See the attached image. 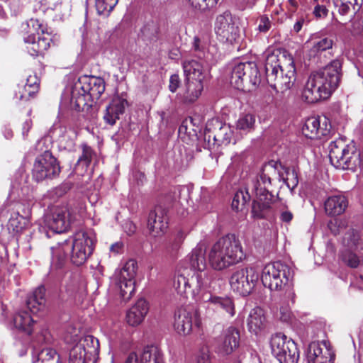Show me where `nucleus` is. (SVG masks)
Instances as JSON below:
<instances>
[{
  "instance_id": "f257e3e1",
  "label": "nucleus",
  "mask_w": 363,
  "mask_h": 363,
  "mask_svg": "<svg viewBox=\"0 0 363 363\" xmlns=\"http://www.w3.org/2000/svg\"><path fill=\"white\" fill-rule=\"evenodd\" d=\"M342 66V60L336 59L323 68L311 72L302 91L303 100L314 104L328 99L339 86Z\"/></svg>"
},
{
  "instance_id": "f03ea898",
  "label": "nucleus",
  "mask_w": 363,
  "mask_h": 363,
  "mask_svg": "<svg viewBox=\"0 0 363 363\" xmlns=\"http://www.w3.org/2000/svg\"><path fill=\"white\" fill-rule=\"evenodd\" d=\"M266 79L277 92L284 93L294 84L296 70L291 55L285 50H275L266 57Z\"/></svg>"
},
{
  "instance_id": "7ed1b4c3",
  "label": "nucleus",
  "mask_w": 363,
  "mask_h": 363,
  "mask_svg": "<svg viewBox=\"0 0 363 363\" xmlns=\"http://www.w3.org/2000/svg\"><path fill=\"white\" fill-rule=\"evenodd\" d=\"M277 163L273 160L264 164L256 179L253 182L252 191L256 199L252 204L251 214L254 219H269L272 215V203L274 196L272 193L273 181L279 179Z\"/></svg>"
},
{
  "instance_id": "20e7f679",
  "label": "nucleus",
  "mask_w": 363,
  "mask_h": 363,
  "mask_svg": "<svg viewBox=\"0 0 363 363\" xmlns=\"http://www.w3.org/2000/svg\"><path fill=\"white\" fill-rule=\"evenodd\" d=\"M245 257L238 237L228 234L216 241L208 254L209 264L217 271H222L242 262Z\"/></svg>"
},
{
  "instance_id": "39448f33",
  "label": "nucleus",
  "mask_w": 363,
  "mask_h": 363,
  "mask_svg": "<svg viewBox=\"0 0 363 363\" xmlns=\"http://www.w3.org/2000/svg\"><path fill=\"white\" fill-rule=\"evenodd\" d=\"M106 83L103 78L84 75L80 77L72 91L71 101L77 111H88L95 106L104 94Z\"/></svg>"
},
{
  "instance_id": "423d86ee",
  "label": "nucleus",
  "mask_w": 363,
  "mask_h": 363,
  "mask_svg": "<svg viewBox=\"0 0 363 363\" xmlns=\"http://www.w3.org/2000/svg\"><path fill=\"white\" fill-rule=\"evenodd\" d=\"M290 277L291 268L280 261L267 264L261 276L263 285L271 291L284 290L282 301L288 307L295 303L296 298L294 287L289 284Z\"/></svg>"
},
{
  "instance_id": "0eeeda50",
  "label": "nucleus",
  "mask_w": 363,
  "mask_h": 363,
  "mask_svg": "<svg viewBox=\"0 0 363 363\" xmlns=\"http://www.w3.org/2000/svg\"><path fill=\"white\" fill-rule=\"evenodd\" d=\"M330 163L340 169L354 171L360 164V153L353 144H347L343 138L332 141L329 145Z\"/></svg>"
},
{
  "instance_id": "6e6552de",
  "label": "nucleus",
  "mask_w": 363,
  "mask_h": 363,
  "mask_svg": "<svg viewBox=\"0 0 363 363\" xmlns=\"http://www.w3.org/2000/svg\"><path fill=\"white\" fill-rule=\"evenodd\" d=\"M260 81V74L255 62H240L232 70L230 84L238 90L252 91Z\"/></svg>"
},
{
  "instance_id": "1a4fd4ad",
  "label": "nucleus",
  "mask_w": 363,
  "mask_h": 363,
  "mask_svg": "<svg viewBox=\"0 0 363 363\" xmlns=\"http://www.w3.org/2000/svg\"><path fill=\"white\" fill-rule=\"evenodd\" d=\"M64 241L70 261L76 266L84 264L93 252L94 242L86 232L79 231Z\"/></svg>"
},
{
  "instance_id": "9d476101",
  "label": "nucleus",
  "mask_w": 363,
  "mask_h": 363,
  "mask_svg": "<svg viewBox=\"0 0 363 363\" xmlns=\"http://www.w3.org/2000/svg\"><path fill=\"white\" fill-rule=\"evenodd\" d=\"M272 352L280 363H298L299 350L296 343L284 334L276 333L270 341Z\"/></svg>"
},
{
  "instance_id": "9b49d317",
  "label": "nucleus",
  "mask_w": 363,
  "mask_h": 363,
  "mask_svg": "<svg viewBox=\"0 0 363 363\" xmlns=\"http://www.w3.org/2000/svg\"><path fill=\"white\" fill-rule=\"evenodd\" d=\"M60 172L61 167L57 159L50 151L46 150L36 157L32 174L33 179L39 182L55 179Z\"/></svg>"
},
{
  "instance_id": "f8f14e48",
  "label": "nucleus",
  "mask_w": 363,
  "mask_h": 363,
  "mask_svg": "<svg viewBox=\"0 0 363 363\" xmlns=\"http://www.w3.org/2000/svg\"><path fill=\"white\" fill-rule=\"evenodd\" d=\"M214 30L217 38L223 43L233 45L238 43L241 39L240 29L229 11L216 17Z\"/></svg>"
},
{
  "instance_id": "ddd939ff",
  "label": "nucleus",
  "mask_w": 363,
  "mask_h": 363,
  "mask_svg": "<svg viewBox=\"0 0 363 363\" xmlns=\"http://www.w3.org/2000/svg\"><path fill=\"white\" fill-rule=\"evenodd\" d=\"M99 340L92 335H86L70 350L69 363H89L99 353Z\"/></svg>"
},
{
  "instance_id": "4468645a",
  "label": "nucleus",
  "mask_w": 363,
  "mask_h": 363,
  "mask_svg": "<svg viewBox=\"0 0 363 363\" xmlns=\"http://www.w3.org/2000/svg\"><path fill=\"white\" fill-rule=\"evenodd\" d=\"M259 277V273L255 268H241L233 273L230 278V285L233 291L246 296L251 293Z\"/></svg>"
},
{
  "instance_id": "2eb2a0df",
  "label": "nucleus",
  "mask_w": 363,
  "mask_h": 363,
  "mask_svg": "<svg viewBox=\"0 0 363 363\" xmlns=\"http://www.w3.org/2000/svg\"><path fill=\"white\" fill-rule=\"evenodd\" d=\"M233 130L229 125L218 119H212L207 122L204 130V138L208 143L213 141L214 146L228 145L232 140Z\"/></svg>"
},
{
  "instance_id": "dca6fc26",
  "label": "nucleus",
  "mask_w": 363,
  "mask_h": 363,
  "mask_svg": "<svg viewBox=\"0 0 363 363\" xmlns=\"http://www.w3.org/2000/svg\"><path fill=\"white\" fill-rule=\"evenodd\" d=\"M198 312L191 306H182L174 311L173 327L181 335H188L192 331L193 323L199 325Z\"/></svg>"
},
{
  "instance_id": "f3484780",
  "label": "nucleus",
  "mask_w": 363,
  "mask_h": 363,
  "mask_svg": "<svg viewBox=\"0 0 363 363\" xmlns=\"http://www.w3.org/2000/svg\"><path fill=\"white\" fill-rule=\"evenodd\" d=\"M332 132L331 123L326 116L308 118L302 128L303 134L311 140H319L329 136Z\"/></svg>"
},
{
  "instance_id": "a211bd4d",
  "label": "nucleus",
  "mask_w": 363,
  "mask_h": 363,
  "mask_svg": "<svg viewBox=\"0 0 363 363\" xmlns=\"http://www.w3.org/2000/svg\"><path fill=\"white\" fill-rule=\"evenodd\" d=\"M135 266L136 263L134 262H127L116 278V284L120 291L122 299L125 301H128L135 291Z\"/></svg>"
},
{
  "instance_id": "6ab92c4d",
  "label": "nucleus",
  "mask_w": 363,
  "mask_h": 363,
  "mask_svg": "<svg viewBox=\"0 0 363 363\" xmlns=\"http://www.w3.org/2000/svg\"><path fill=\"white\" fill-rule=\"evenodd\" d=\"M147 226L151 236L163 235L168 228L167 210L161 205L155 206L149 213Z\"/></svg>"
},
{
  "instance_id": "aec40b11",
  "label": "nucleus",
  "mask_w": 363,
  "mask_h": 363,
  "mask_svg": "<svg viewBox=\"0 0 363 363\" xmlns=\"http://www.w3.org/2000/svg\"><path fill=\"white\" fill-rule=\"evenodd\" d=\"M69 213L66 208L54 207L51 213L46 216V225L51 230L56 233H64L69 227Z\"/></svg>"
},
{
  "instance_id": "412c9836",
  "label": "nucleus",
  "mask_w": 363,
  "mask_h": 363,
  "mask_svg": "<svg viewBox=\"0 0 363 363\" xmlns=\"http://www.w3.org/2000/svg\"><path fill=\"white\" fill-rule=\"evenodd\" d=\"M205 300L206 313L211 315L213 313L225 312L230 317L235 314V308L233 300L228 296H218L208 294Z\"/></svg>"
},
{
  "instance_id": "4be33fe9",
  "label": "nucleus",
  "mask_w": 363,
  "mask_h": 363,
  "mask_svg": "<svg viewBox=\"0 0 363 363\" xmlns=\"http://www.w3.org/2000/svg\"><path fill=\"white\" fill-rule=\"evenodd\" d=\"M23 40L29 45L27 47L28 51L33 57L43 55L45 51L49 49L50 43L52 42L51 33H48V30L38 35L37 40L34 33L25 36Z\"/></svg>"
},
{
  "instance_id": "5701e85b",
  "label": "nucleus",
  "mask_w": 363,
  "mask_h": 363,
  "mask_svg": "<svg viewBox=\"0 0 363 363\" xmlns=\"http://www.w3.org/2000/svg\"><path fill=\"white\" fill-rule=\"evenodd\" d=\"M335 357L325 343L321 345L318 342H312L308 346V363H333Z\"/></svg>"
},
{
  "instance_id": "b1692460",
  "label": "nucleus",
  "mask_w": 363,
  "mask_h": 363,
  "mask_svg": "<svg viewBox=\"0 0 363 363\" xmlns=\"http://www.w3.org/2000/svg\"><path fill=\"white\" fill-rule=\"evenodd\" d=\"M240 330L235 327H228L224 332L223 339L216 349V352L222 356L230 354L240 345Z\"/></svg>"
},
{
  "instance_id": "393cba45",
  "label": "nucleus",
  "mask_w": 363,
  "mask_h": 363,
  "mask_svg": "<svg viewBox=\"0 0 363 363\" xmlns=\"http://www.w3.org/2000/svg\"><path fill=\"white\" fill-rule=\"evenodd\" d=\"M128 103L125 99L117 96L112 99L106 106L103 119L106 124L113 126L119 120L121 115L125 112V108Z\"/></svg>"
},
{
  "instance_id": "a878e982",
  "label": "nucleus",
  "mask_w": 363,
  "mask_h": 363,
  "mask_svg": "<svg viewBox=\"0 0 363 363\" xmlns=\"http://www.w3.org/2000/svg\"><path fill=\"white\" fill-rule=\"evenodd\" d=\"M182 68L186 79L203 82L208 71L201 61L188 59L182 62Z\"/></svg>"
},
{
  "instance_id": "bb28decb",
  "label": "nucleus",
  "mask_w": 363,
  "mask_h": 363,
  "mask_svg": "<svg viewBox=\"0 0 363 363\" xmlns=\"http://www.w3.org/2000/svg\"><path fill=\"white\" fill-rule=\"evenodd\" d=\"M349 201L343 194L328 196L324 202L325 213L330 216H337L345 213L348 207Z\"/></svg>"
},
{
  "instance_id": "cd10ccee",
  "label": "nucleus",
  "mask_w": 363,
  "mask_h": 363,
  "mask_svg": "<svg viewBox=\"0 0 363 363\" xmlns=\"http://www.w3.org/2000/svg\"><path fill=\"white\" fill-rule=\"evenodd\" d=\"M149 311V305L144 298H140L127 312V323L131 326L140 325Z\"/></svg>"
},
{
  "instance_id": "c85d7f7f",
  "label": "nucleus",
  "mask_w": 363,
  "mask_h": 363,
  "mask_svg": "<svg viewBox=\"0 0 363 363\" xmlns=\"http://www.w3.org/2000/svg\"><path fill=\"white\" fill-rule=\"evenodd\" d=\"M45 293V286L40 285L28 296L26 306L32 313H37L45 308L46 303Z\"/></svg>"
},
{
  "instance_id": "c756f323",
  "label": "nucleus",
  "mask_w": 363,
  "mask_h": 363,
  "mask_svg": "<svg viewBox=\"0 0 363 363\" xmlns=\"http://www.w3.org/2000/svg\"><path fill=\"white\" fill-rule=\"evenodd\" d=\"M247 322L249 331L257 334L265 327L266 317L264 310L260 307L252 309Z\"/></svg>"
},
{
  "instance_id": "7c9ffc66",
  "label": "nucleus",
  "mask_w": 363,
  "mask_h": 363,
  "mask_svg": "<svg viewBox=\"0 0 363 363\" xmlns=\"http://www.w3.org/2000/svg\"><path fill=\"white\" fill-rule=\"evenodd\" d=\"M185 238L186 234L182 230L172 234L165 244L164 253L171 257H176Z\"/></svg>"
},
{
  "instance_id": "2f4dec72",
  "label": "nucleus",
  "mask_w": 363,
  "mask_h": 363,
  "mask_svg": "<svg viewBox=\"0 0 363 363\" xmlns=\"http://www.w3.org/2000/svg\"><path fill=\"white\" fill-rule=\"evenodd\" d=\"M186 89L183 94V101L191 104L201 96L203 89V82L185 79Z\"/></svg>"
},
{
  "instance_id": "473e14b6",
  "label": "nucleus",
  "mask_w": 363,
  "mask_h": 363,
  "mask_svg": "<svg viewBox=\"0 0 363 363\" xmlns=\"http://www.w3.org/2000/svg\"><path fill=\"white\" fill-rule=\"evenodd\" d=\"M13 320L16 328L28 335L32 333L34 320L28 312L19 311L14 315Z\"/></svg>"
},
{
  "instance_id": "72a5a7b5",
  "label": "nucleus",
  "mask_w": 363,
  "mask_h": 363,
  "mask_svg": "<svg viewBox=\"0 0 363 363\" xmlns=\"http://www.w3.org/2000/svg\"><path fill=\"white\" fill-rule=\"evenodd\" d=\"M174 287L177 294L184 298L194 297V293L191 279L183 274L177 276L174 281Z\"/></svg>"
},
{
  "instance_id": "f704fd0d",
  "label": "nucleus",
  "mask_w": 363,
  "mask_h": 363,
  "mask_svg": "<svg viewBox=\"0 0 363 363\" xmlns=\"http://www.w3.org/2000/svg\"><path fill=\"white\" fill-rule=\"evenodd\" d=\"M52 253V266L58 269L65 267L67 256L69 255L68 251L65 250V241L58 242L57 245L51 248Z\"/></svg>"
},
{
  "instance_id": "c9c22d12",
  "label": "nucleus",
  "mask_w": 363,
  "mask_h": 363,
  "mask_svg": "<svg viewBox=\"0 0 363 363\" xmlns=\"http://www.w3.org/2000/svg\"><path fill=\"white\" fill-rule=\"evenodd\" d=\"M140 363H164L161 350L156 345H147L140 357Z\"/></svg>"
},
{
  "instance_id": "e433bc0d",
  "label": "nucleus",
  "mask_w": 363,
  "mask_h": 363,
  "mask_svg": "<svg viewBox=\"0 0 363 363\" xmlns=\"http://www.w3.org/2000/svg\"><path fill=\"white\" fill-rule=\"evenodd\" d=\"M189 262L192 268L203 272L206 268V250L201 247L194 248L190 255Z\"/></svg>"
},
{
  "instance_id": "4c0bfd02",
  "label": "nucleus",
  "mask_w": 363,
  "mask_h": 363,
  "mask_svg": "<svg viewBox=\"0 0 363 363\" xmlns=\"http://www.w3.org/2000/svg\"><path fill=\"white\" fill-rule=\"evenodd\" d=\"M13 103L18 105L19 103H26L30 101V99H33L37 94L29 93L28 86L26 84H17L13 90Z\"/></svg>"
},
{
  "instance_id": "58836bf2",
  "label": "nucleus",
  "mask_w": 363,
  "mask_h": 363,
  "mask_svg": "<svg viewBox=\"0 0 363 363\" xmlns=\"http://www.w3.org/2000/svg\"><path fill=\"white\" fill-rule=\"evenodd\" d=\"M273 162L277 163V170H279L278 169L279 167H281L284 170L286 177H283V179H284L285 184H286V186H288V188H289L291 190L295 189L298 184V174H297L296 169L294 168L282 167V165L280 162H274V161H273ZM278 172H279V171H278ZM279 173H280V172H279ZM279 175H280V177H279V179H278L279 181L280 180L281 177H283L282 175H281V174H279ZM277 179H275V181ZM273 182H274V180Z\"/></svg>"
},
{
  "instance_id": "ea45409f",
  "label": "nucleus",
  "mask_w": 363,
  "mask_h": 363,
  "mask_svg": "<svg viewBox=\"0 0 363 363\" xmlns=\"http://www.w3.org/2000/svg\"><path fill=\"white\" fill-rule=\"evenodd\" d=\"M82 155L77 161L75 168L77 169L82 166V169L86 170L91 163L92 158L95 152L94 150L87 144L82 145Z\"/></svg>"
},
{
  "instance_id": "a19ab883",
  "label": "nucleus",
  "mask_w": 363,
  "mask_h": 363,
  "mask_svg": "<svg viewBox=\"0 0 363 363\" xmlns=\"http://www.w3.org/2000/svg\"><path fill=\"white\" fill-rule=\"evenodd\" d=\"M38 361L42 363H62L57 351L51 347H43L37 352Z\"/></svg>"
},
{
  "instance_id": "79ce46f5",
  "label": "nucleus",
  "mask_w": 363,
  "mask_h": 363,
  "mask_svg": "<svg viewBox=\"0 0 363 363\" xmlns=\"http://www.w3.org/2000/svg\"><path fill=\"white\" fill-rule=\"evenodd\" d=\"M119 0H95V7L99 15L108 16Z\"/></svg>"
},
{
  "instance_id": "37998d69",
  "label": "nucleus",
  "mask_w": 363,
  "mask_h": 363,
  "mask_svg": "<svg viewBox=\"0 0 363 363\" xmlns=\"http://www.w3.org/2000/svg\"><path fill=\"white\" fill-rule=\"evenodd\" d=\"M334 44L333 39L331 37L320 38L313 42L311 52L318 53L330 50Z\"/></svg>"
},
{
  "instance_id": "c03bdc74",
  "label": "nucleus",
  "mask_w": 363,
  "mask_h": 363,
  "mask_svg": "<svg viewBox=\"0 0 363 363\" xmlns=\"http://www.w3.org/2000/svg\"><path fill=\"white\" fill-rule=\"evenodd\" d=\"M340 258H341V260L347 267L352 268V269L357 268L359 266L361 261H362L360 257L357 254H355L354 252H353L349 250H346L343 251L341 253Z\"/></svg>"
},
{
  "instance_id": "a18cd8bd",
  "label": "nucleus",
  "mask_w": 363,
  "mask_h": 363,
  "mask_svg": "<svg viewBox=\"0 0 363 363\" xmlns=\"http://www.w3.org/2000/svg\"><path fill=\"white\" fill-rule=\"evenodd\" d=\"M255 117L252 114H245L237 121V128L240 130L250 131L254 128Z\"/></svg>"
},
{
  "instance_id": "49530a36",
  "label": "nucleus",
  "mask_w": 363,
  "mask_h": 363,
  "mask_svg": "<svg viewBox=\"0 0 363 363\" xmlns=\"http://www.w3.org/2000/svg\"><path fill=\"white\" fill-rule=\"evenodd\" d=\"M347 227V221L345 219L333 218L328 223V228L333 235H339Z\"/></svg>"
},
{
  "instance_id": "de8ad7c7",
  "label": "nucleus",
  "mask_w": 363,
  "mask_h": 363,
  "mask_svg": "<svg viewBox=\"0 0 363 363\" xmlns=\"http://www.w3.org/2000/svg\"><path fill=\"white\" fill-rule=\"evenodd\" d=\"M188 1L195 10L205 11L214 7L218 0H188Z\"/></svg>"
},
{
  "instance_id": "09e8293b",
  "label": "nucleus",
  "mask_w": 363,
  "mask_h": 363,
  "mask_svg": "<svg viewBox=\"0 0 363 363\" xmlns=\"http://www.w3.org/2000/svg\"><path fill=\"white\" fill-rule=\"evenodd\" d=\"M250 195L247 191L245 192V194H244V192L242 191H238L232 201V208L235 211H239L240 209V200L242 201L241 203V207L244 206L247 202H248L250 200Z\"/></svg>"
},
{
  "instance_id": "8fccbe9b",
  "label": "nucleus",
  "mask_w": 363,
  "mask_h": 363,
  "mask_svg": "<svg viewBox=\"0 0 363 363\" xmlns=\"http://www.w3.org/2000/svg\"><path fill=\"white\" fill-rule=\"evenodd\" d=\"M205 279L206 274H202L201 272H197L191 277L194 296L198 294L201 289L206 284Z\"/></svg>"
},
{
  "instance_id": "3c124183",
  "label": "nucleus",
  "mask_w": 363,
  "mask_h": 363,
  "mask_svg": "<svg viewBox=\"0 0 363 363\" xmlns=\"http://www.w3.org/2000/svg\"><path fill=\"white\" fill-rule=\"evenodd\" d=\"M27 26L28 28L32 27L33 30L37 33V35H40L41 33L47 31V24L44 23L43 20L39 18H31L27 22Z\"/></svg>"
},
{
  "instance_id": "603ef678",
  "label": "nucleus",
  "mask_w": 363,
  "mask_h": 363,
  "mask_svg": "<svg viewBox=\"0 0 363 363\" xmlns=\"http://www.w3.org/2000/svg\"><path fill=\"white\" fill-rule=\"evenodd\" d=\"M40 78L36 74H33L27 77L25 84L28 86L30 94H38L40 89Z\"/></svg>"
},
{
  "instance_id": "864d4df0",
  "label": "nucleus",
  "mask_w": 363,
  "mask_h": 363,
  "mask_svg": "<svg viewBox=\"0 0 363 363\" xmlns=\"http://www.w3.org/2000/svg\"><path fill=\"white\" fill-rule=\"evenodd\" d=\"M257 29L260 33H266L272 26V21L266 14L261 15L257 19Z\"/></svg>"
},
{
  "instance_id": "5fc2aeb1",
  "label": "nucleus",
  "mask_w": 363,
  "mask_h": 363,
  "mask_svg": "<svg viewBox=\"0 0 363 363\" xmlns=\"http://www.w3.org/2000/svg\"><path fill=\"white\" fill-rule=\"evenodd\" d=\"M340 4L336 5L337 7V11L340 15L344 16H349L350 18L354 16V15L359 11H354L353 6H350V4H347V3L340 1Z\"/></svg>"
},
{
  "instance_id": "6e6d98bb",
  "label": "nucleus",
  "mask_w": 363,
  "mask_h": 363,
  "mask_svg": "<svg viewBox=\"0 0 363 363\" xmlns=\"http://www.w3.org/2000/svg\"><path fill=\"white\" fill-rule=\"evenodd\" d=\"M196 363H211V355L208 347H202L196 355Z\"/></svg>"
},
{
  "instance_id": "4d7b16f0",
  "label": "nucleus",
  "mask_w": 363,
  "mask_h": 363,
  "mask_svg": "<svg viewBox=\"0 0 363 363\" xmlns=\"http://www.w3.org/2000/svg\"><path fill=\"white\" fill-rule=\"evenodd\" d=\"M6 3L13 16H17L22 10L23 4L21 0H6Z\"/></svg>"
},
{
  "instance_id": "13d9d810",
  "label": "nucleus",
  "mask_w": 363,
  "mask_h": 363,
  "mask_svg": "<svg viewBox=\"0 0 363 363\" xmlns=\"http://www.w3.org/2000/svg\"><path fill=\"white\" fill-rule=\"evenodd\" d=\"M313 14L316 18H323L328 16V9L325 6L318 4L314 6Z\"/></svg>"
},
{
  "instance_id": "bf43d9fd",
  "label": "nucleus",
  "mask_w": 363,
  "mask_h": 363,
  "mask_svg": "<svg viewBox=\"0 0 363 363\" xmlns=\"http://www.w3.org/2000/svg\"><path fill=\"white\" fill-rule=\"evenodd\" d=\"M180 84H181V80H180L179 74H172L169 78V91L172 93L176 92L177 89L179 87Z\"/></svg>"
},
{
  "instance_id": "052dcab7",
  "label": "nucleus",
  "mask_w": 363,
  "mask_h": 363,
  "mask_svg": "<svg viewBox=\"0 0 363 363\" xmlns=\"http://www.w3.org/2000/svg\"><path fill=\"white\" fill-rule=\"evenodd\" d=\"M306 0H288L289 4V11L291 13H294L298 11L299 6L302 5Z\"/></svg>"
},
{
  "instance_id": "680f3d73",
  "label": "nucleus",
  "mask_w": 363,
  "mask_h": 363,
  "mask_svg": "<svg viewBox=\"0 0 363 363\" xmlns=\"http://www.w3.org/2000/svg\"><path fill=\"white\" fill-rule=\"evenodd\" d=\"M280 319L284 322H288L291 317V312L288 307L281 306L280 308Z\"/></svg>"
},
{
  "instance_id": "e2e57ef3",
  "label": "nucleus",
  "mask_w": 363,
  "mask_h": 363,
  "mask_svg": "<svg viewBox=\"0 0 363 363\" xmlns=\"http://www.w3.org/2000/svg\"><path fill=\"white\" fill-rule=\"evenodd\" d=\"M33 121L30 118L26 119L22 124V135L26 138L29 130L32 128Z\"/></svg>"
},
{
  "instance_id": "0e129e2a",
  "label": "nucleus",
  "mask_w": 363,
  "mask_h": 363,
  "mask_svg": "<svg viewBox=\"0 0 363 363\" xmlns=\"http://www.w3.org/2000/svg\"><path fill=\"white\" fill-rule=\"evenodd\" d=\"M306 18L303 15H301L298 21L294 25V31L298 33L303 27V25L306 21Z\"/></svg>"
},
{
  "instance_id": "69168bd1",
  "label": "nucleus",
  "mask_w": 363,
  "mask_h": 363,
  "mask_svg": "<svg viewBox=\"0 0 363 363\" xmlns=\"http://www.w3.org/2000/svg\"><path fill=\"white\" fill-rule=\"evenodd\" d=\"M294 218V215L291 211H283L280 215V220L284 223H289Z\"/></svg>"
},
{
  "instance_id": "338daca9",
  "label": "nucleus",
  "mask_w": 363,
  "mask_h": 363,
  "mask_svg": "<svg viewBox=\"0 0 363 363\" xmlns=\"http://www.w3.org/2000/svg\"><path fill=\"white\" fill-rule=\"evenodd\" d=\"M311 8L310 5L308 4L307 0L299 6L298 10L302 13L301 15H303L306 18L308 16V13L311 11Z\"/></svg>"
},
{
  "instance_id": "774afa93",
  "label": "nucleus",
  "mask_w": 363,
  "mask_h": 363,
  "mask_svg": "<svg viewBox=\"0 0 363 363\" xmlns=\"http://www.w3.org/2000/svg\"><path fill=\"white\" fill-rule=\"evenodd\" d=\"M125 363H140V361L135 352H131L128 356Z\"/></svg>"
}]
</instances>
